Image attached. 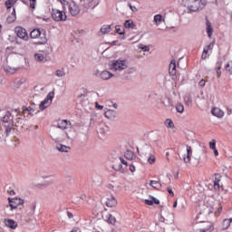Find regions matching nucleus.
Here are the masks:
<instances>
[{
    "mask_svg": "<svg viewBox=\"0 0 232 232\" xmlns=\"http://www.w3.org/2000/svg\"><path fill=\"white\" fill-rule=\"evenodd\" d=\"M58 130H52L50 137L54 142H68L72 137V133H68L66 130L72 128V122L68 120H61L58 121Z\"/></svg>",
    "mask_w": 232,
    "mask_h": 232,
    "instance_id": "f257e3e1",
    "label": "nucleus"
},
{
    "mask_svg": "<svg viewBox=\"0 0 232 232\" xmlns=\"http://www.w3.org/2000/svg\"><path fill=\"white\" fill-rule=\"evenodd\" d=\"M109 70L114 72V73H124L126 77L128 75H133L137 72V68L133 65H130V61L127 59L118 58L109 63Z\"/></svg>",
    "mask_w": 232,
    "mask_h": 232,
    "instance_id": "f03ea898",
    "label": "nucleus"
},
{
    "mask_svg": "<svg viewBox=\"0 0 232 232\" xmlns=\"http://www.w3.org/2000/svg\"><path fill=\"white\" fill-rule=\"evenodd\" d=\"M192 232H215L213 223L205 221L202 214L197 215L191 223Z\"/></svg>",
    "mask_w": 232,
    "mask_h": 232,
    "instance_id": "7ed1b4c3",
    "label": "nucleus"
},
{
    "mask_svg": "<svg viewBox=\"0 0 232 232\" xmlns=\"http://www.w3.org/2000/svg\"><path fill=\"white\" fill-rule=\"evenodd\" d=\"M181 6L186 8L188 14H195V12H200L208 5V0H181Z\"/></svg>",
    "mask_w": 232,
    "mask_h": 232,
    "instance_id": "20e7f679",
    "label": "nucleus"
},
{
    "mask_svg": "<svg viewBox=\"0 0 232 232\" xmlns=\"http://www.w3.org/2000/svg\"><path fill=\"white\" fill-rule=\"evenodd\" d=\"M30 37L33 41H36V44L41 46L48 44L49 39L45 30L34 28L30 32Z\"/></svg>",
    "mask_w": 232,
    "mask_h": 232,
    "instance_id": "39448f33",
    "label": "nucleus"
},
{
    "mask_svg": "<svg viewBox=\"0 0 232 232\" xmlns=\"http://www.w3.org/2000/svg\"><path fill=\"white\" fill-rule=\"evenodd\" d=\"M148 150H150L149 146L142 147L141 149L137 148V153L139 157H141V159H144L147 155V162L150 166H153L155 162H157V157L154 156L153 153H150Z\"/></svg>",
    "mask_w": 232,
    "mask_h": 232,
    "instance_id": "423d86ee",
    "label": "nucleus"
},
{
    "mask_svg": "<svg viewBox=\"0 0 232 232\" xmlns=\"http://www.w3.org/2000/svg\"><path fill=\"white\" fill-rule=\"evenodd\" d=\"M48 50L43 47L34 53L33 59L35 61V63H46V61H48Z\"/></svg>",
    "mask_w": 232,
    "mask_h": 232,
    "instance_id": "0eeeda50",
    "label": "nucleus"
},
{
    "mask_svg": "<svg viewBox=\"0 0 232 232\" xmlns=\"http://www.w3.org/2000/svg\"><path fill=\"white\" fill-rule=\"evenodd\" d=\"M7 200L11 208L10 211H15L20 206H24V198L21 197L8 198Z\"/></svg>",
    "mask_w": 232,
    "mask_h": 232,
    "instance_id": "6e6552de",
    "label": "nucleus"
},
{
    "mask_svg": "<svg viewBox=\"0 0 232 232\" xmlns=\"http://www.w3.org/2000/svg\"><path fill=\"white\" fill-rule=\"evenodd\" d=\"M53 97H55V93L49 92L46 97L40 102L38 108L40 111H44L46 108H50L52 106V102H53Z\"/></svg>",
    "mask_w": 232,
    "mask_h": 232,
    "instance_id": "1a4fd4ad",
    "label": "nucleus"
},
{
    "mask_svg": "<svg viewBox=\"0 0 232 232\" xmlns=\"http://www.w3.org/2000/svg\"><path fill=\"white\" fill-rule=\"evenodd\" d=\"M115 215H117V211L115 210L112 212H105L102 215V218L107 224H110V226H117V218H115Z\"/></svg>",
    "mask_w": 232,
    "mask_h": 232,
    "instance_id": "9d476101",
    "label": "nucleus"
},
{
    "mask_svg": "<svg viewBox=\"0 0 232 232\" xmlns=\"http://www.w3.org/2000/svg\"><path fill=\"white\" fill-rule=\"evenodd\" d=\"M214 209H215V206L213 205V201L209 199H207L200 208L201 213L206 215V217H208V215H211Z\"/></svg>",
    "mask_w": 232,
    "mask_h": 232,
    "instance_id": "9b49d317",
    "label": "nucleus"
},
{
    "mask_svg": "<svg viewBox=\"0 0 232 232\" xmlns=\"http://www.w3.org/2000/svg\"><path fill=\"white\" fill-rule=\"evenodd\" d=\"M14 34L18 39H21L22 41H28V39H30L28 36V31H26L23 26L14 27Z\"/></svg>",
    "mask_w": 232,
    "mask_h": 232,
    "instance_id": "f8f14e48",
    "label": "nucleus"
},
{
    "mask_svg": "<svg viewBox=\"0 0 232 232\" xmlns=\"http://www.w3.org/2000/svg\"><path fill=\"white\" fill-rule=\"evenodd\" d=\"M69 13L72 15V17H77V15L81 14V6H79L77 2L72 0L69 3Z\"/></svg>",
    "mask_w": 232,
    "mask_h": 232,
    "instance_id": "ddd939ff",
    "label": "nucleus"
},
{
    "mask_svg": "<svg viewBox=\"0 0 232 232\" xmlns=\"http://www.w3.org/2000/svg\"><path fill=\"white\" fill-rule=\"evenodd\" d=\"M2 126L5 130L6 133H10L14 128V121L10 116L6 115L3 118Z\"/></svg>",
    "mask_w": 232,
    "mask_h": 232,
    "instance_id": "4468645a",
    "label": "nucleus"
},
{
    "mask_svg": "<svg viewBox=\"0 0 232 232\" xmlns=\"http://www.w3.org/2000/svg\"><path fill=\"white\" fill-rule=\"evenodd\" d=\"M52 17L54 21H66V13L58 9H53L52 12Z\"/></svg>",
    "mask_w": 232,
    "mask_h": 232,
    "instance_id": "2eb2a0df",
    "label": "nucleus"
},
{
    "mask_svg": "<svg viewBox=\"0 0 232 232\" xmlns=\"http://www.w3.org/2000/svg\"><path fill=\"white\" fill-rule=\"evenodd\" d=\"M98 5H101V0H87L83 4V9L85 12H90V10H94V8H97Z\"/></svg>",
    "mask_w": 232,
    "mask_h": 232,
    "instance_id": "dca6fc26",
    "label": "nucleus"
},
{
    "mask_svg": "<svg viewBox=\"0 0 232 232\" xmlns=\"http://www.w3.org/2000/svg\"><path fill=\"white\" fill-rule=\"evenodd\" d=\"M186 152L182 155L183 162L189 164L191 162V155H193V149L189 145L185 146Z\"/></svg>",
    "mask_w": 232,
    "mask_h": 232,
    "instance_id": "f3484780",
    "label": "nucleus"
},
{
    "mask_svg": "<svg viewBox=\"0 0 232 232\" xmlns=\"http://www.w3.org/2000/svg\"><path fill=\"white\" fill-rule=\"evenodd\" d=\"M144 202L146 206H160V199L153 195H149Z\"/></svg>",
    "mask_w": 232,
    "mask_h": 232,
    "instance_id": "a211bd4d",
    "label": "nucleus"
},
{
    "mask_svg": "<svg viewBox=\"0 0 232 232\" xmlns=\"http://www.w3.org/2000/svg\"><path fill=\"white\" fill-rule=\"evenodd\" d=\"M117 198H115V196L113 195H109L106 196L105 198V206H107V208H117Z\"/></svg>",
    "mask_w": 232,
    "mask_h": 232,
    "instance_id": "6ab92c4d",
    "label": "nucleus"
},
{
    "mask_svg": "<svg viewBox=\"0 0 232 232\" xmlns=\"http://www.w3.org/2000/svg\"><path fill=\"white\" fill-rule=\"evenodd\" d=\"M161 222L164 224H173L175 222V214L167 212L161 217Z\"/></svg>",
    "mask_w": 232,
    "mask_h": 232,
    "instance_id": "aec40b11",
    "label": "nucleus"
},
{
    "mask_svg": "<svg viewBox=\"0 0 232 232\" xmlns=\"http://www.w3.org/2000/svg\"><path fill=\"white\" fill-rule=\"evenodd\" d=\"M153 21L155 26H157L158 28H161L162 24H166V19L160 14H155L153 17Z\"/></svg>",
    "mask_w": 232,
    "mask_h": 232,
    "instance_id": "412c9836",
    "label": "nucleus"
},
{
    "mask_svg": "<svg viewBox=\"0 0 232 232\" xmlns=\"http://www.w3.org/2000/svg\"><path fill=\"white\" fill-rule=\"evenodd\" d=\"M115 74L109 70H103L100 72V79L102 81H110V79H113Z\"/></svg>",
    "mask_w": 232,
    "mask_h": 232,
    "instance_id": "4be33fe9",
    "label": "nucleus"
},
{
    "mask_svg": "<svg viewBox=\"0 0 232 232\" xmlns=\"http://www.w3.org/2000/svg\"><path fill=\"white\" fill-rule=\"evenodd\" d=\"M4 224L5 227H7L8 229H12V230L17 229V226H18L17 221L12 218H5L4 220Z\"/></svg>",
    "mask_w": 232,
    "mask_h": 232,
    "instance_id": "5701e85b",
    "label": "nucleus"
},
{
    "mask_svg": "<svg viewBox=\"0 0 232 232\" xmlns=\"http://www.w3.org/2000/svg\"><path fill=\"white\" fill-rule=\"evenodd\" d=\"M149 186L155 191L162 189V183L160 180L151 179L149 181Z\"/></svg>",
    "mask_w": 232,
    "mask_h": 232,
    "instance_id": "b1692460",
    "label": "nucleus"
},
{
    "mask_svg": "<svg viewBox=\"0 0 232 232\" xmlns=\"http://www.w3.org/2000/svg\"><path fill=\"white\" fill-rule=\"evenodd\" d=\"M57 151H60V153H69V151H71L72 148H70V146L68 145H64L61 142H56V146H55Z\"/></svg>",
    "mask_w": 232,
    "mask_h": 232,
    "instance_id": "393cba45",
    "label": "nucleus"
},
{
    "mask_svg": "<svg viewBox=\"0 0 232 232\" xmlns=\"http://www.w3.org/2000/svg\"><path fill=\"white\" fill-rule=\"evenodd\" d=\"M208 148L211 150V151H213L215 157H218L219 153L218 150H217V140H211L208 142Z\"/></svg>",
    "mask_w": 232,
    "mask_h": 232,
    "instance_id": "a878e982",
    "label": "nucleus"
},
{
    "mask_svg": "<svg viewBox=\"0 0 232 232\" xmlns=\"http://www.w3.org/2000/svg\"><path fill=\"white\" fill-rule=\"evenodd\" d=\"M211 113L214 117H218V119L224 117V111L218 107L212 108Z\"/></svg>",
    "mask_w": 232,
    "mask_h": 232,
    "instance_id": "bb28decb",
    "label": "nucleus"
},
{
    "mask_svg": "<svg viewBox=\"0 0 232 232\" xmlns=\"http://www.w3.org/2000/svg\"><path fill=\"white\" fill-rule=\"evenodd\" d=\"M112 30H113V27L111 26V24H103L101 27L100 32L101 34H102V35H106L111 33Z\"/></svg>",
    "mask_w": 232,
    "mask_h": 232,
    "instance_id": "cd10ccee",
    "label": "nucleus"
},
{
    "mask_svg": "<svg viewBox=\"0 0 232 232\" xmlns=\"http://www.w3.org/2000/svg\"><path fill=\"white\" fill-rule=\"evenodd\" d=\"M15 19H17V14L15 13V8H14L13 11L8 14L6 21L9 24H12V23H15Z\"/></svg>",
    "mask_w": 232,
    "mask_h": 232,
    "instance_id": "c85d7f7f",
    "label": "nucleus"
},
{
    "mask_svg": "<svg viewBox=\"0 0 232 232\" xmlns=\"http://www.w3.org/2000/svg\"><path fill=\"white\" fill-rule=\"evenodd\" d=\"M116 115H117V111L111 109H109L104 112V116L106 117V119H109V120L115 119Z\"/></svg>",
    "mask_w": 232,
    "mask_h": 232,
    "instance_id": "c756f323",
    "label": "nucleus"
},
{
    "mask_svg": "<svg viewBox=\"0 0 232 232\" xmlns=\"http://www.w3.org/2000/svg\"><path fill=\"white\" fill-rule=\"evenodd\" d=\"M164 126L167 128V130H175V123L169 118L164 121Z\"/></svg>",
    "mask_w": 232,
    "mask_h": 232,
    "instance_id": "7c9ffc66",
    "label": "nucleus"
},
{
    "mask_svg": "<svg viewBox=\"0 0 232 232\" xmlns=\"http://www.w3.org/2000/svg\"><path fill=\"white\" fill-rule=\"evenodd\" d=\"M169 72L171 75H175V73H177V62H175V60L170 62Z\"/></svg>",
    "mask_w": 232,
    "mask_h": 232,
    "instance_id": "2f4dec72",
    "label": "nucleus"
},
{
    "mask_svg": "<svg viewBox=\"0 0 232 232\" xmlns=\"http://www.w3.org/2000/svg\"><path fill=\"white\" fill-rule=\"evenodd\" d=\"M124 28H127V30H135V22L133 20H126L123 24Z\"/></svg>",
    "mask_w": 232,
    "mask_h": 232,
    "instance_id": "473e14b6",
    "label": "nucleus"
},
{
    "mask_svg": "<svg viewBox=\"0 0 232 232\" xmlns=\"http://www.w3.org/2000/svg\"><path fill=\"white\" fill-rule=\"evenodd\" d=\"M113 169H115V171H119L120 173H124V168H122V165L119 162H115L112 166Z\"/></svg>",
    "mask_w": 232,
    "mask_h": 232,
    "instance_id": "72a5a7b5",
    "label": "nucleus"
},
{
    "mask_svg": "<svg viewBox=\"0 0 232 232\" xmlns=\"http://www.w3.org/2000/svg\"><path fill=\"white\" fill-rule=\"evenodd\" d=\"M231 218L225 219L222 223V229H228L229 226H231Z\"/></svg>",
    "mask_w": 232,
    "mask_h": 232,
    "instance_id": "f704fd0d",
    "label": "nucleus"
},
{
    "mask_svg": "<svg viewBox=\"0 0 232 232\" xmlns=\"http://www.w3.org/2000/svg\"><path fill=\"white\" fill-rule=\"evenodd\" d=\"M125 159H128V160H134L135 154H133V151H131V150H127L125 152Z\"/></svg>",
    "mask_w": 232,
    "mask_h": 232,
    "instance_id": "c9c22d12",
    "label": "nucleus"
},
{
    "mask_svg": "<svg viewBox=\"0 0 232 232\" xmlns=\"http://www.w3.org/2000/svg\"><path fill=\"white\" fill-rule=\"evenodd\" d=\"M222 177L221 176H217L216 179L214 181V188L215 189H220V180Z\"/></svg>",
    "mask_w": 232,
    "mask_h": 232,
    "instance_id": "e433bc0d",
    "label": "nucleus"
},
{
    "mask_svg": "<svg viewBox=\"0 0 232 232\" xmlns=\"http://www.w3.org/2000/svg\"><path fill=\"white\" fill-rule=\"evenodd\" d=\"M56 77H64L66 75V70L64 68L58 69L55 72Z\"/></svg>",
    "mask_w": 232,
    "mask_h": 232,
    "instance_id": "4c0bfd02",
    "label": "nucleus"
},
{
    "mask_svg": "<svg viewBox=\"0 0 232 232\" xmlns=\"http://www.w3.org/2000/svg\"><path fill=\"white\" fill-rule=\"evenodd\" d=\"M115 30L117 32V34H119V35H125V34H126V30L124 28H122V26H121V25H116Z\"/></svg>",
    "mask_w": 232,
    "mask_h": 232,
    "instance_id": "58836bf2",
    "label": "nucleus"
},
{
    "mask_svg": "<svg viewBox=\"0 0 232 232\" xmlns=\"http://www.w3.org/2000/svg\"><path fill=\"white\" fill-rule=\"evenodd\" d=\"M15 3H17V0H7L5 2V6L8 10H10V8H12L15 5Z\"/></svg>",
    "mask_w": 232,
    "mask_h": 232,
    "instance_id": "ea45409f",
    "label": "nucleus"
},
{
    "mask_svg": "<svg viewBox=\"0 0 232 232\" xmlns=\"http://www.w3.org/2000/svg\"><path fill=\"white\" fill-rule=\"evenodd\" d=\"M207 34H208V37H211L213 34V27H211V23H207Z\"/></svg>",
    "mask_w": 232,
    "mask_h": 232,
    "instance_id": "a19ab883",
    "label": "nucleus"
},
{
    "mask_svg": "<svg viewBox=\"0 0 232 232\" xmlns=\"http://www.w3.org/2000/svg\"><path fill=\"white\" fill-rule=\"evenodd\" d=\"M176 111H177L178 113H184V104H182V103H178V104L176 105Z\"/></svg>",
    "mask_w": 232,
    "mask_h": 232,
    "instance_id": "79ce46f5",
    "label": "nucleus"
},
{
    "mask_svg": "<svg viewBox=\"0 0 232 232\" xmlns=\"http://www.w3.org/2000/svg\"><path fill=\"white\" fill-rule=\"evenodd\" d=\"M209 55H211V53L207 51L206 49H203V53H202V55H201V58L206 60L209 57Z\"/></svg>",
    "mask_w": 232,
    "mask_h": 232,
    "instance_id": "37998d69",
    "label": "nucleus"
},
{
    "mask_svg": "<svg viewBox=\"0 0 232 232\" xmlns=\"http://www.w3.org/2000/svg\"><path fill=\"white\" fill-rule=\"evenodd\" d=\"M139 49L141 50V52H150V45L140 44Z\"/></svg>",
    "mask_w": 232,
    "mask_h": 232,
    "instance_id": "c03bdc74",
    "label": "nucleus"
},
{
    "mask_svg": "<svg viewBox=\"0 0 232 232\" xmlns=\"http://www.w3.org/2000/svg\"><path fill=\"white\" fill-rule=\"evenodd\" d=\"M129 171H130V173L132 175H134V173L137 171V167H135V165H133V164H130L129 165Z\"/></svg>",
    "mask_w": 232,
    "mask_h": 232,
    "instance_id": "a18cd8bd",
    "label": "nucleus"
},
{
    "mask_svg": "<svg viewBox=\"0 0 232 232\" xmlns=\"http://www.w3.org/2000/svg\"><path fill=\"white\" fill-rule=\"evenodd\" d=\"M226 70L230 75H232V62L227 64Z\"/></svg>",
    "mask_w": 232,
    "mask_h": 232,
    "instance_id": "49530a36",
    "label": "nucleus"
},
{
    "mask_svg": "<svg viewBox=\"0 0 232 232\" xmlns=\"http://www.w3.org/2000/svg\"><path fill=\"white\" fill-rule=\"evenodd\" d=\"M26 111H28L29 115H35V109L32 107L25 108Z\"/></svg>",
    "mask_w": 232,
    "mask_h": 232,
    "instance_id": "de8ad7c7",
    "label": "nucleus"
},
{
    "mask_svg": "<svg viewBox=\"0 0 232 232\" xmlns=\"http://www.w3.org/2000/svg\"><path fill=\"white\" fill-rule=\"evenodd\" d=\"M213 46H214L213 44H208L204 48V50H206L207 52H209V53H211V52H213Z\"/></svg>",
    "mask_w": 232,
    "mask_h": 232,
    "instance_id": "09e8293b",
    "label": "nucleus"
},
{
    "mask_svg": "<svg viewBox=\"0 0 232 232\" xmlns=\"http://www.w3.org/2000/svg\"><path fill=\"white\" fill-rule=\"evenodd\" d=\"M213 46H214L213 44H208L204 48V50H206L207 52H209V53H211V52H213Z\"/></svg>",
    "mask_w": 232,
    "mask_h": 232,
    "instance_id": "8fccbe9b",
    "label": "nucleus"
},
{
    "mask_svg": "<svg viewBox=\"0 0 232 232\" xmlns=\"http://www.w3.org/2000/svg\"><path fill=\"white\" fill-rule=\"evenodd\" d=\"M35 3H37V0H30V7L34 10L35 9Z\"/></svg>",
    "mask_w": 232,
    "mask_h": 232,
    "instance_id": "3c124183",
    "label": "nucleus"
},
{
    "mask_svg": "<svg viewBox=\"0 0 232 232\" xmlns=\"http://www.w3.org/2000/svg\"><path fill=\"white\" fill-rule=\"evenodd\" d=\"M167 191L170 195V197H175V193L173 192V189L171 188H168Z\"/></svg>",
    "mask_w": 232,
    "mask_h": 232,
    "instance_id": "603ef678",
    "label": "nucleus"
},
{
    "mask_svg": "<svg viewBox=\"0 0 232 232\" xmlns=\"http://www.w3.org/2000/svg\"><path fill=\"white\" fill-rule=\"evenodd\" d=\"M130 9L131 10V12H139V9L137 8V6L130 5Z\"/></svg>",
    "mask_w": 232,
    "mask_h": 232,
    "instance_id": "864d4df0",
    "label": "nucleus"
},
{
    "mask_svg": "<svg viewBox=\"0 0 232 232\" xmlns=\"http://www.w3.org/2000/svg\"><path fill=\"white\" fill-rule=\"evenodd\" d=\"M95 108H96L97 110H104V106H102V105H101V104H99V103H96V104H95Z\"/></svg>",
    "mask_w": 232,
    "mask_h": 232,
    "instance_id": "5fc2aeb1",
    "label": "nucleus"
},
{
    "mask_svg": "<svg viewBox=\"0 0 232 232\" xmlns=\"http://www.w3.org/2000/svg\"><path fill=\"white\" fill-rule=\"evenodd\" d=\"M120 161L121 162V164H124V166H128V161H126L124 158H120Z\"/></svg>",
    "mask_w": 232,
    "mask_h": 232,
    "instance_id": "6e6d98bb",
    "label": "nucleus"
},
{
    "mask_svg": "<svg viewBox=\"0 0 232 232\" xmlns=\"http://www.w3.org/2000/svg\"><path fill=\"white\" fill-rule=\"evenodd\" d=\"M216 70H217L216 72H217L218 77H220V75H222V72L220 71V67H218Z\"/></svg>",
    "mask_w": 232,
    "mask_h": 232,
    "instance_id": "4d7b16f0",
    "label": "nucleus"
},
{
    "mask_svg": "<svg viewBox=\"0 0 232 232\" xmlns=\"http://www.w3.org/2000/svg\"><path fill=\"white\" fill-rule=\"evenodd\" d=\"M60 3H61V5H63V6H66V5H68V1H66V0H58Z\"/></svg>",
    "mask_w": 232,
    "mask_h": 232,
    "instance_id": "13d9d810",
    "label": "nucleus"
},
{
    "mask_svg": "<svg viewBox=\"0 0 232 232\" xmlns=\"http://www.w3.org/2000/svg\"><path fill=\"white\" fill-rule=\"evenodd\" d=\"M199 86H201V87L206 86V81L201 80V81L199 82Z\"/></svg>",
    "mask_w": 232,
    "mask_h": 232,
    "instance_id": "bf43d9fd",
    "label": "nucleus"
},
{
    "mask_svg": "<svg viewBox=\"0 0 232 232\" xmlns=\"http://www.w3.org/2000/svg\"><path fill=\"white\" fill-rule=\"evenodd\" d=\"M9 195H11L12 197H14V196L16 195V193H15L14 190H10V191H9Z\"/></svg>",
    "mask_w": 232,
    "mask_h": 232,
    "instance_id": "052dcab7",
    "label": "nucleus"
},
{
    "mask_svg": "<svg viewBox=\"0 0 232 232\" xmlns=\"http://www.w3.org/2000/svg\"><path fill=\"white\" fill-rule=\"evenodd\" d=\"M99 133H101V134H106V131H104V129H100Z\"/></svg>",
    "mask_w": 232,
    "mask_h": 232,
    "instance_id": "680f3d73",
    "label": "nucleus"
},
{
    "mask_svg": "<svg viewBox=\"0 0 232 232\" xmlns=\"http://www.w3.org/2000/svg\"><path fill=\"white\" fill-rule=\"evenodd\" d=\"M218 213H222V207H219V208H218Z\"/></svg>",
    "mask_w": 232,
    "mask_h": 232,
    "instance_id": "e2e57ef3",
    "label": "nucleus"
},
{
    "mask_svg": "<svg viewBox=\"0 0 232 232\" xmlns=\"http://www.w3.org/2000/svg\"><path fill=\"white\" fill-rule=\"evenodd\" d=\"M178 205H179V203L177 201H175L173 204V208H177Z\"/></svg>",
    "mask_w": 232,
    "mask_h": 232,
    "instance_id": "0e129e2a",
    "label": "nucleus"
},
{
    "mask_svg": "<svg viewBox=\"0 0 232 232\" xmlns=\"http://www.w3.org/2000/svg\"><path fill=\"white\" fill-rule=\"evenodd\" d=\"M195 160H200V158H194Z\"/></svg>",
    "mask_w": 232,
    "mask_h": 232,
    "instance_id": "69168bd1",
    "label": "nucleus"
},
{
    "mask_svg": "<svg viewBox=\"0 0 232 232\" xmlns=\"http://www.w3.org/2000/svg\"><path fill=\"white\" fill-rule=\"evenodd\" d=\"M80 98H82V94L80 95Z\"/></svg>",
    "mask_w": 232,
    "mask_h": 232,
    "instance_id": "338daca9",
    "label": "nucleus"
},
{
    "mask_svg": "<svg viewBox=\"0 0 232 232\" xmlns=\"http://www.w3.org/2000/svg\"><path fill=\"white\" fill-rule=\"evenodd\" d=\"M167 155H169V153H167Z\"/></svg>",
    "mask_w": 232,
    "mask_h": 232,
    "instance_id": "774afa93",
    "label": "nucleus"
}]
</instances>
